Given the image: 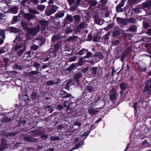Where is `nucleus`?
<instances>
[{"label":"nucleus","mask_w":151,"mask_h":151,"mask_svg":"<svg viewBox=\"0 0 151 151\" xmlns=\"http://www.w3.org/2000/svg\"><path fill=\"white\" fill-rule=\"evenodd\" d=\"M88 69H89V67H87L86 68H85L83 69L82 70V73H85L88 70Z\"/></svg>","instance_id":"864d4df0"},{"label":"nucleus","mask_w":151,"mask_h":151,"mask_svg":"<svg viewBox=\"0 0 151 151\" xmlns=\"http://www.w3.org/2000/svg\"><path fill=\"white\" fill-rule=\"evenodd\" d=\"M113 26V25L112 24H110L108 25L107 27L104 28V29L106 31H107L110 28H111Z\"/></svg>","instance_id":"37998d69"},{"label":"nucleus","mask_w":151,"mask_h":151,"mask_svg":"<svg viewBox=\"0 0 151 151\" xmlns=\"http://www.w3.org/2000/svg\"><path fill=\"white\" fill-rule=\"evenodd\" d=\"M0 35L4 40L5 38V32L4 30H1L0 32Z\"/></svg>","instance_id":"7c9ffc66"},{"label":"nucleus","mask_w":151,"mask_h":151,"mask_svg":"<svg viewBox=\"0 0 151 151\" xmlns=\"http://www.w3.org/2000/svg\"><path fill=\"white\" fill-rule=\"evenodd\" d=\"M102 103L103 106L105 105V102L104 100H100V97L99 96H96L93 99V101L90 104L91 107L94 106L98 104V103Z\"/></svg>","instance_id":"20e7f679"},{"label":"nucleus","mask_w":151,"mask_h":151,"mask_svg":"<svg viewBox=\"0 0 151 151\" xmlns=\"http://www.w3.org/2000/svg\"><path fill=\"white\" fill-rule=\"evenodd\" d=\"M58 8V7L57 6L53 5L50 10H46L45 14L47 16H49L55 13Z\"/></svg>","instance_id":"423d86ee"},{"label":"nucleus","mask_w":151,"mask_h":151,"mask_svg":"<svg viewBox=\"0 0 151 151\" xmlns=\"http://www.w3.org/2000/svg\"><path fill=\"white\" fill-rule=\"evenodd\" d=\"M6 19V17L3 14L0 13V19Z\"/></svg>","instance_id":"49530a36"},{"label":"nucleus","mask_w":151,"mask_h":151,"mask_svg":"<svg viewBox=\"0 0 151 151\" xmlns=\"http://www.w3.org/2000/svg\"><path fill=\"white\" fill-rule=\"evenodd\" d=\"M118 96V94L116 93L115 90L114 88L112 89L110 92V99L113 102L117 99Z\"/></svg>","instance_id":"39448f33"},{"label":"nucleus","mask_w":151,"mask_h":151,"mask_svg":"<svg viewBox=\"0 0 151 151\" xmlns=\"http://www.w3.org/2000/svg\"><path fill=\"white\" fill-rule=\"evenodd\" d=\"M70 83L69 81H68L67 82V83L66 85V86H65L66 88L67 89H68V88H69V86L70 84Z\"/></svg>","instance_id":"338daca9"},{"label":"nucleus","mask_w":151,"mask_h":151,"mask_svg":"<svg viewBox=\"0 0 151 151\" xmlns=\"http://www.w3.org/2000/svg\"><path fill=\"white\" fill-rule=\"evenodd\" d=\"M141 0H129V3L132 4H136L140 2Z\"/></svg>","instance_id":"5701e85b"},{"label":"nucleus","mask_w":151,"mask_h":151,"mask_svg":"<svg viewBox=\"0 0 151 151\" xmlns=\"http://www.w3.org/2000/svg\"><path fill=\"white\" fill-rule=\"evenodd\" d=\"M87 25V24L84 22H81V24L79 26V27L81 29H83L86 27Z\"/></svg>","instance_id":"4be33fe9"},{"label":"nucleus","mask_w":151,"mask_h":151,"mask_svg":"<svg viewBox=\"0 0 151 151\" xmlns=\"http://www.w3.org/2000/svg\"><path fill=\"white\" fill-rule=\"evenodd\" d=\"M30 48L34 50H36L37 49L38 47L37 45H33L31 46Z\"/></svg>","instance_id":"09e8293b"},{"label":"nucleus","mask_w":151,"mask_h":151,"mask_svg":"<svg viewBox=\"0 0 151 151\" xmlns=\"http://www.w3.org/2000/svg\"><path fill=\"white\" fill-rule=\"evenodd\" d=\"M60 94L62 95H63L62 96L63 98H67L70 97L71 96V95L70 94H68L65 91H62L60 92Z\"/></svg>","instance_id":"f8f14e48"},{"label":"nucleus","mask_w":151,"mask_h":151,"mask_svg":"<svg viewBox=\"0 0 151 151\" xmlns=\"http://www.w3.org/2000/svg\"><path fill=\"white\" fill-rule=\"evenodd\" d=\"M60 39V36L59 35H57L53 36L52 38V42H54L56 40Z\"/></svg>","instance_id":"b1692460"},{"label":"nucleus","mask_w":151,"mask_h":151,"mask_svg":"<svg viewBox=\"0 0 151 151\" xmlns=\"http://www.w3.org/2000/svg\"><path fill=\"white\" fill-rule=\"evenodd\" d=\"M70 5H72L74 3V0H68Z\"/></svg>","instance_id":"e2e57ef3"},{"label":"nucleus","mask_w":151,"mask_h":151,"mask_svg":"<svg viewBox=\"0 0 151 151\" xmlns=\"http://www.w3.org/2000/svg\"><path fill=\"white\" fill-rule=\"evenodd\" d=\"M83 60V58H81L77 62V63L76 64V65L77 66H80L82 65L83 63L82 60Z\"/></svg>","instance_id":"c85d7f7f"},{"label":"nucleus","mask_w":151,"mask_h":151,"mask_svg":"<svg viewBox=\"0 0 151 151\" xmlns=\"http://www.w3.org/2000/svg\"><path fill=\"white\" fill-rule=\"evenodd\" d=\"M82 74L81 73H78L75 76L73 80L76 81V83L77 84H79V80L78 79L82 76Z\"/></svg>","instance_id":"9d476101"},{"label":"nucleus","mask_w":151,"mask_h":151,"mask_svg":"<svg viewBox=\"0 0 151 151\" xmlns=\"http://www.w3.org/2000/svg\"><path fill=\"white\" fill-rule=\"evenodd\" d=\"M94 91L93 88L90 85L86 86L85 88V92L86 94L88 93H92Z\"/></svg>","instance_id":"1a4fd4ad"},{"label":"nucleus","mask_w":151,"mask_h":151,"mask_svg":"<svg viewBox=\"0 0 151 151\" xmlns=\"http://www.w3.org/2000/svg\"><path fill=\"white\" fill-rule=\"evenodd\" d=\"M83 144H84V142H83L81 144H80V143H78V144H77V145H75V148H74V149H73L72 150H74L76 149H77V148H79L82 145H83Z\"/></svg>","instance_id":"4c0bfd02"},{"label":"nucleus","mask_w":151,"mask_h":151,"mask_svg":"<svg viewBox=\"0 0 151 151\" xmlns=\"http://www.w3.org/2000/svg\"><path fill=\"white\" fill-rule=\"evenodd\" d=\"M40 23L42 25L46 26L47 24V23L46 21H41L40 22Z\"/></svg>","instance_id":"c03bdc74"},{"label":"nucleus","mask_w":151,"mask_h":151,"mask_svg":"<svg viewBox=\"0 0 151 151\" xmlns=\"http://www.w3.org/2000/svg\"><path fill=\"white\" fill-rule=\"evenodd\" d=\"M75 66H76V65L75 64H72L67 68V70L69 71H70L73 69Z\"/></svg>","instance_id":"473e14b6"},{"label":"nucleus","mask_w":151,"mask_h":151,"mask_svg":"<svg viewBox=\"0 0 151 151\" xmlns=\"http://www.w3.org/2000/svg\"><path fill=\"white\" fill-rule=\"evenodd\" d=\"M122 1L120 3L118 6H119V7H122L124 5V0H122Z\"/></svg>","instance_id":"13d9d810"},{"label":"nucleus","mask_w":151,"mask_h":151,"mask_svg":"<svg viewBox=\"0 0 151 151\" xmlns=\"http://www.w3.org/2000/svg\"><path fill=\"white\" fill-rule=\"evenodd\" d=\"M107 0H101L100 1L99 5V6L102 8H104V7L105 6Z\"/></svg>","instance_id":"4468645a"},{"label":"nucleus","mask_w":151,"mask_h":151,"mask_svg":"<svg viewBox=\"0 0 151 151\" xmlns=\"http://www.w3.org/2000/svg\"><path fill=\"white\" fill-rule=\"evenodd\" d=\"M84 4H90V7L91 9H93L92 8L93 6H95L97 4V2L95 0H84Z\"/></svg>","instance_id":"6e6552de"},{"label":"nucleus","mask_w":151,"mask_h":151,"mask_svg":"<svg viewBox=\"0 0 151 151\" xmlns=\"http://www.w3.org/2000/svg\"><path fill=\"white\" fill-rule=\"evenodd\" d=\"M81 0H77L76 1V3L74 6H72L70 8V10L71 11H73L77 7V6L79 5Z\"/></svg>","instance_id":"6ab92c4d"},{"label":"nucleus","mask_w":151,"mask_h":151,"mask_svg":"<svg viewBox=\"0 0 151 151\" xmlns=\"http://www.w3.org/2000/svg\"><path fill=\"white\" fill-rule=\"evenodd\" d=\"M38 72L37 71H32L30 72V74L32 75H37Z\"/></svg>","instance_id":"052dcab7"},{"label":"nucleus","mask_w":151,"mask_h":151,"mask_svg":"<svg viewBox=\"0 0 151 151\" xmlns=\"http://www.w3.org/2000/svg\"><path fill=\"white\" fill-rule=\"evenodd\" d=\"M141 7H134L132 8V10L135 12H139L141 11Z\"/></svg>","instance_id":"412c9836"},{"label":"nucleus","mask_w":151,"mask_h":151,"mask_svg":"<svg viewBox=\"0 0 151 151\" xmlns=\"http://www.w3.org/2000/svg\"><path fill=\"white\" fill-rule=\"evenodd\" d=\"M138 106V104L135 102L134 104V108L135 111H137Z\"/></svg>","instance_id":"bf43d9fd"},{"label":"nucleus","mask_w":151,"mask_h":151,"mask_svg":"<svg viewBox=\"0 0 151 151\" xmlns=\"http://www.w3.org/2000/svg\"><path fill=\"white\" fill-rule=\"evenodd\" d=\"M19 17H24L25 19L29 20L34 19L35 17V16L31 15L29 13L25 14L22 11H21L19 13V16L15 17H14L13 21L14 22H16L17 21V19H18Z\"/></svg>","instance_id":"f03ea898"},{"label":"nucleus","mask_w":151,"mask_h":151,"mask_svg":"<svg viewBox=\"0 0 151 151\" xmlns=\"http://www.w3.org/2000/svg\"><path fill=\"white\" fill-rule=\"evenodd\" d=\"M95 21L96 23L98 24L101 25L103 24V22H101V21L97 18H96Z\"/></svg>","instance_id":"c9c22d12"},{"label":"nucleus","mask_w":151,"mask_h":151,"mask_svg":"<svg viewBox=\"0 0 151 151\" xmlns=\"http://www.w3.org/2000/svg\"><path fill=\"white\" fill-rule=\"evenodd\" d=\"M29 12L30 13H32L34 14H37L38 13V12L37 11L33 9H29Z\"/></svg>","instance_id":"de8ad7c7"},{"label":"nucleus","mask_w":151,"mask_h":151,"mask_svg":"<svg viewBox=\"0 0 151 151\" xmlns=\"http://www.w3.org/2000/svg\"><path fill=\"white\" fill-rule=\"evenodd\" d=\"M146 84L145 88V91H149L150 95H151V79H149L145 82Z\"/></svg>","instance_id":"0eeeda50"},{"label":"nucleus","mask_w":151,"mask_h":151,"mask_svg":"<svg viewBox=\"0 0 151 151\" xmlns=\"http://www.w3.org/2000/svg\"><path fill=\"white\" fill-rule=\"evenodd\" d=\"M72 31V30L70 27H68L66 29L65 32L66 34H68L69 33L71 32Z\"/></svg>","instance_id":"a19ab883"},{"label":"nucleus","mask_w":151,"mask_h":151,"mask_svg":"<svg viewBox=\"0 0 151 151\" xmlns=\"http://www.w3.org/2000/svg\"><path fill=\"white\" fill-rule=\"evenodd\" d=\"M64 15V13L63 12H59L55 14V16L56 18H60L63 17Z\"/></svg>","instance_id":"dca6fc26"},{"label":"nucleus","mask_w":151,"mask_h":151,"mask_svg":"<svg viewBox=\"0 0 151 151\" xmlns=\"http://www.w3.org/2000/svg\"><path fill=\"white\" fill-rule=\"evenodd\" d=\"M116 20L118 23H122L124 24H127L128 23L130 22H131L132 23H135V20L134 19L132 18L127 19L118 17L116 18Z\"/></svg>","instance_id":"7ed1b4c3"},{"label":"nucleus","mask_w":151,"mask_h":151,"mask_svg":"<svg viewBox=\"0 0 151 151\" xmlns=\"http://www.w3.org/2000/svg\"><path fill=\"white\" fill-rule=\"evenodd\" d=\"M151 6V2L150 1H147L145 3H143L142 7L144 8H149Z\"/></svg>","instance_id":"ddd939ff"},{"label":"nucleus","mask_w":151,"mask_h":151,"mask_svg":"<svg viewBox=\"0 0 151 151\" xmlns=\"http://www.w3.org/2000/svg\"><path fill=\"white\" fill-rule=\"evenodd\" d=\"M97 68L96 67H93L92 68V73L93 75L94 76H95L96 74Z\"/></svg>","instance_id":"bb28decb"},{"label":"nucleus","mask_w":151,"mask_h":151,"mask_svg":"<svg viewBox=\"0 0 151 151\" xmlns=\"http://www.w3.org/2000/svg\"><path fill=\"white\" fill-rule=\"evenodd\" d=\"M11 10L12 13L13 14H15L17 12V9L16 6L12 7Z\"/></svg>","instance_id":"393cba45"},{"label":"nucleus","mask_w":151,"mask_h":151,"mask_svg":"<svg viewBox=\"0 0 151 151\" xmlns=\"http://www.w3.org/2000/svg\"><path fill=\"white\" fill-rule=\"evenodd\" d=\"M34 65L35 67L37 68V69L40 66V64L39 63H35L34 64Z\"/></svg>","instance_id":"4d7b16f0"},{"label":"nucleus","mask_w":151,"mask_h":151,"mask_svg":"<svg viewBox=\"0 0 151 151\" xmlns=\"http://www.w3.org/2000/svg\"><path fill=\"white\" fill-rule=\"evenodd\" d=\"M96 55L99 57V58L101 59L103 58V56L102 53L100 52H98L96 53Z\"/></svg>","instance_id":"72a5a7b5"},{"label":"nucleus","mask_w":151,"mask_h":151,"mask_svg":"<svg viewBox=\"0 0 151 151\" xmlns=\"http://www.w3.org/2000/svg\"><path fill=\"white\" fill-rule=\"evenodd\" d=\"M45 6L44 5H39L37 7V9L43 11L45 9Z\"/></svg>","instance_id":"2f4dec72"},{"label":"nucleus","mask_w":151,"mask_h":151,"mask_svg":"<svg viewBox=\"0 0 151 151\" xmlns=\"http://www.w3.org/2000/svg\"><path fill=\"white\" fill-rule=\"evenodd\" d=\"M22 25L24 29L27 30V35H32L35 36L36 35L37 32L40 30V27L37 25L35 28L33 29L28 28L27 23L22 21L21 22Z\"/></svg>","instance_id":"f257e3e1"},{"label":"nucleus","mask_w":151,"mask_h":151,"mask_svg":"<svg viewBox=\"0 0 151 151\" xmlns=\"http://www.w3.org/2000/svg\"><path fill=\"white\" fill-rule=\"evenodd\" d=\"M138 65V68L139 70L141 72H145L147 71V67H145L144 68L142 67L141 66H139L138 63H137Z\"/></svg>","instance_id":"a211bd4d"},{"label":"nucleus","mask_w":151,"mask_h":151,"mask_svg":"<svg viewBox=\"0 0 151 151\" xmlns=\"http://www.w3.org/2000/svg\"><path fill=\"white\" fill-rule=\"evenodd\" d=\"M24 49H22L19 50L18 52V54L19 55H21L22 54L24 51L25 50V47Z\"/></svg>","instance_id":"79ce46f5"},{"label":"nucleus","mask_w":151,"mask_h":151,"mask_svg":"<svg viewBox=\"0 0 151 151\" xmlns=\"http://www.w3.org/2000/svg\"><path fill=\"white\" fill-rule=\"evenodd\" d=\"M110 35V33H108L106 35L104 36V40H108L109 39V37Z\"/></svg>","instance_id":"603ef678"},{"label":"nucleus","mask_w":151,"mask_h":151,"mask_svg":"<svg viewBox=\"0 0 151 151\" xmlns=\"http://www.w3.org/2000/svg\"><path fill=\"white\" fill-rule=\"evenodd\" d=\"M137 29V27L135 26H132L130 27L127 31H130L132 32H135Z\"/></svg>","instance_id":"c756f323"},{"label":"nucleus","mask_w":151,"mask_h":151,"mask_svg":"<svg viewBox=\"0 0 151 151\" xmlns=\"http://www.w3.org/2000/svg\"><path fill=\"white\" fill-rule=\"evenodd\" d=\"M61 46V45H60L59 44H56L55 45V51L56 52L58 50L59 48Z\"/></svg>","instance_id":"ea45409f"},{"label":"nucleus","mask_w":151,"mask_h":151,"mask_svg":"<svg viewBox=\"0 0 151 151\" xmlns=\"http://www.w3.org/2000/svg\"><path fill=\"white\" fill-rule=\"evenodd\" d=\"M119 6H117L116 8V11L119 12H123V10L119 7Z\"/></svg>","instance_id":"3c124183"},{"label":"nucleus","mask_w":151,"mask_h":151,"mask_svg":"<svg viewBox=\"0 0 151 151\" xmlns=\"http://www.w3.org/2000/svg\"><path fill=\"white\" fill-rule=\"evenodd\" d=\"M143 25L144 27L145 28H147L149 27V24L147 23H143Z\"/></svg>","instance_id":"6e6d98bb"},{"label":"nucleus","mask_w":151,"mask_h":151,"mask_svg":"<svg viewBox=\"0 0 151 151\" xmlns=\"http://www.w3.org/2000/svg\"><path fill=\"white\" fill-rule=\"evenodd\" d=\"M10 31L13 33H17L19 31L18 29L14 27H11L10 28Z\"/></svg>","instance_id":"aec40b11"},{"label":"nucleus","mask_w":151,"mask_h":151,"mask_svg":"<svg viewBox=\"0 0 151 151\" xmlns=\"http://www.w3.org/2000/svg\"><path fill=\"white\" fill-rule=\"evenodd\" d=\"M76 59V56H74L70 57L69 59V60L70 62H73L75 61Z\"/></svg>","instance_id":"58836bf2"},{"label":"nucleus","mask_w":151,"mask_h":151,"mask_svg":"<svg viewBox=\"0 0 151 151\" xmlns=\"http://www.w3.org/2000/svg\"><path fill=\"white\" fill-rule=\"evenodd\" d=\"M1 144L0 147V151H2L6 146V141L4 139L1 140Z\"/></svg>","instance_id":"9b49d317"},{"label":"nucleus","mask_w":151,"mask_h":151,"mask_svg":"<svg viewBox=\"0 0 151 151\" xmlns=\"http://www.w3.org/2000/svg\"><path fill=\"white\" fill-rule=\"evenodd\" d=\"M86 16H85V17L87 19V20H88V19L90 18V16L89 15V14H86Z\"/></svg>","instance_id":"69168bd1"},{"label":"nucleus","mask_w":151,"mask_h":151,"mask_svg":"<svg viewBox=\"0 0 151 151\" xmlns=\"http://www.w3.org/2000/svg\"><path fill=\"white\" fill-rule=\"evenodd\" d=\"M24 139L25 141H27L29 142H31V139L29 137H25L24 138Z\"/></svg>","instance_id":"680f3d73"},{"label":"nucleus","mask_w":151,"mask_h":151,"mask_svg":"<svg viewBox=\"0 0 151 151\" xmlns=\"http://www.w3.org/2000/svg\"><path fill=\"white\" fill-rule=\"evenodd\" d=\"M76 22H78L81 20V17L78 15H75L73 16Z\"/></svg>","instance_id":"cd10ccee"},{"label":"nucleus","mask_w":151,"mask_h":151,"mask_svg":"<svg viewBox=\"0 0 151 151\" xmlns=\"http://www.w3.org/2000/svg\"><path fill=\"white\" fill-rule=\"evenodd\" d=\"M37 97V94L35 92H32V94L31 98L32 99H34L35 98Z\"/></svg>","instance_id":"8fccbe9b"},{"label":"nucleus","mask_w":151,"mask_h":151,"mask_svg":"<svg viewBox=\"0 0 151 151\" xmlns=\"http://www.w3.org/2000/svg\"><path fill=\"white\" fill-rule=\"evenodd\" d=\"M147 34L150 35H151V29H149L147 32Z\"/></svg>","instance_id":"774afa93"},{"label":"nucleus","mask_w":151,"mask_h":151,"mask_svg":"<svg viewBox=\"0 0 151 151\" xmlns=\"http://www.w3.org/2000/svg\"><path fill=\"white\" fill-rule=\"evenodd\" d=\"M92 53L91 52H87L86 55L85 57V58H88L91 55Z\"/></svg>","instance_id":"5fc2aeb1"},{"label":"nucleus","mask_w":151,"mask_h":151,"mask_svg":"<svg viewBox=\"0 0 151 151\" xmlns=\"http://www.w3.org/2000/svg\"><path fill=\"white\" fill-rule=\"evenodd\" d=\"M87 50L83 49L79 51V54L81 55H83L87 52Z\"/></svg>","instance_id":"f704fd0d"},{"label":"nucleus","mask_w":151,"mask_h":151,"mask_svg":"<svg viewBox=\"0 0 151 151\" xmlns=\"http://www.w3.org/2000/svg\"><path fill=\"white\" fill-rule=\"evenodd\" d=\"M76 38V37L74 36L70 37L68 39V40L69 41H72L74 40Z\"/></svg>","instance_id":"a18cd8bd"},{"label":"nucleus","mask_w":151,"mask_h":151,"mask_svg":"<svg viewBox=\"0 0 151 151\" xmlns=\"http://www.w3.org/2000/svg\"><path fill=\"white\" fill-rule=\"evenodd\" d=\"M99 111L93 109L92 108L89 109L88 110L89 113L91 115L95 114Z\"/></svg>","instance_id":"2eb2a0df"},{"label":"nucleus","mask_w":151,"mask_h":151,"mask_svg":"<svg viewBox=\"0 0 151 151\" xmlns=\"http://www.w3.org/2000/svg\"><path fill=\"white\" fill-rule=\"evenodd\" d=\"M65 20L71 22L73 21V18L71 16L68 14L67 17L65 18Z\"/></svg>","instance_id":"a878e982"},{"label":"nucleus","mask_w":151,"mask_h":151,"mask_svg":"<svg viewBox=\"0 0 151 151\" xmlns=\"http://www.w3.org/2000/svg\"><path fill=\"white\" fill-rule=\"evenodd\" d=\"M120 87L122 91H124L128 87V85L127 84L122 83L120 85Z\"/></svg>","instance_id":"f3484780"},{"label":"nucleus","mask_w":151,"mask_h":151,"mask_svg":"<svg viewBox=\"0 0 151 151\" xmlns=\"http://www.w3.org/2000/svg\"><path fill=\"white\" fill-rule=\"evenodd\" d=\"M4 49V48H0V54L5 52V51Z\"/></svg>","instance_id":"0e129e2a"},{"label":"nucleus","mask_w":151,"mask_h":151,"mask_svg":"<svg viewBox=\"0 0 151 151\" xmlns=\"http://www.w3.org/2000/svg\"><path fill=\"white\" fill-rule=\"evenodd\" d=\"M46 83L48 85L52 86L55 84V83L52 81H47L46 82Z\"/></svg>","instance_id":"e433bc0d"}]
</instances>
